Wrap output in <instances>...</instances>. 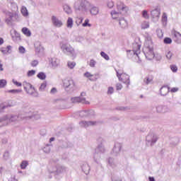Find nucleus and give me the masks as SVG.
<instances>
[{"instance_id": "56", "label": "nucleus", "mask_w": 181, "mask_h": 181, "mask_svg": "<svg viewBox=\"0 0 181 181\" xmlns=\"http://www.w3.org/2000/svg\"><path fill=\"white\" fill-rule=\"evenodd\" d=\"M9 181H18V180H16V179H15V178H11V179H10Z\"/></svg>"}, {"instance_id": "27", "label": "nucleus", "mask_w": 181, "mask_h": 181, "mask_svg": "<svg viewBox=\"0 0 181 181\" xmlns=\"http://www.w3.org/2000/svg\"><path fill=\"white\" fill-rule=\"evenodd\" d=\"M37 76L38 78H40V80H45L46 78V74H45L43 72H40Z\"/></svg>"}, {"instance_id": "45", "label": "nucleus", "mask_w": 181, "mask_h": 181, "mask_svg": "<svg viewBox=\"0 0 181 181\" xmlns=\"http://www.w3.org/2000/svg\"><path fill=\"white\" fill-rule=\"evenodd\" d=\"M112 93H114V88L109 87L107 90V94H112Z\"/></svg>"}, {"instance_id": "20", "label": "nucleus", "mask_w": 181, "mask_h": 181, "mask_svg": "<svg viewBox=\"0 0 181 181\" xmlns=\"http://www.w3.org/2000/svg\"><path fill=\"white\" fill-rule=\"evenodd\" d=\"M22 33H23V35H25L28 37L32 35V33H30V30L28 29V28H23Z\"/></svg>"}, {"instance_id": "18", "label": "nucleus", "mask_w": 181, "mask_h": 181, "mask_svg": "<svg viewBox=\"0 0 181 181\" xmlns=\"http://www.w3.org/2000/svg\"><path fill=\"white\" fill-rule=\"evenodd\" d=\"M152 81H153V76L152 75H148L144 80V82L146 84H149L150 83H152Z\"/></svg>"}, {"instance_id": "53", "label": "nucleus", "mask_w": 181, "mask_h": 181, "mask_svg": "<svg viewBox=\"0 0 181 181\" xmlns=\"http://www.w3.org/2000/svg\"><path fill=\"white\" fill-rule=\"evenodd\" d=\"M1 45H4V39L0 37V46Z\"/></svg>"}, {"instance_id": "49", "label": "nucleus", "mask_w": 181, "mask_h": 181, "mask_svg": "<svg viewBox=\"0 0 181 181\" xmlns=\"http://www.w3.org/2000/svg\"><path fill=\"white\" fill-rule=\"evenodd\" d=\"M167 59H172V53L170 52H168L166 54Z\"/></svg>"}, {"instance_id": "10", "label": "nucleus", "mask_w": 181, "mask_h": 181, "mask_svg": "<svg viewBox=\"0 0 181 181\" xmlns=\"http://www.w3.org/2000/svg\"><path fill=\"white\" fill-rule=\"evenodd\" d=\"M72 103H82V104H90L89 100H86V98H80V97H76V98H71Z\"/></svg>"}, {"instance_id": "14", "label": "nucleus", "mask_w": 181, "mask_h": 181, "mask_svg": "<svg viewBox=\"0 0 181 181\" xmlns=\"http://www.w3.org/2000/svg\"><path fill=\"white\" fill-rule=\"evenodd\" d=\"M1 53L3 54H8L9 53H11L12 52V46L8 45L7 47H3L0 49Z\"/></svg>"}, {"instance_id": "6", "label": "nucleus", "mask_w": 181, "mask_h": 181, "mask_svg": "<svg viewBox=\"0 0 181 181\" xmlns=\"http://www.w3.org/2000/svg\"><path fill=\"white\" fill-rule=\"evenodd\" d=\"M133 50H127V55L129 56V53L132 52L133 54L138 55L139 51L141 50V44L139 42H134L132 44Z\"/></svg>"}, {"instance_id": "47", "label": "nucleus", "mask_w": 181, "mask_h": 181, "mask_svg": "<svg viewBox=\"0 0 181 181\" xmlns=\"http://www.w3.org/2000/svg\"><path fill=\"white\" fill-rule=\"evenodd\" d=\"M170 91V93H177V91H179V88H173Z\"/></svg>"}, {"instance_id": "11", "label": "nucleus", "mask_w": 181, "mask_h": 181, "mask_svg": "<svg viewBox=\"0 0 181 181\" xmlns=\"http://www.w3.org/2000/svg\"><path fill=\"white\" fill-rule=\"evenodd\" d=\"M171 36L175 42H181V34L179 32L176 30H172Z\"/></svg>"}, {"instance_id": "44", "label": "nucleus", "mask_w": 181, "mask_h": 181, "mask_svg": "<svg viewBox=\"0 0 181 181\" xmlns=\"http://www.w3.org/2000/svg\"><path fill=\"white\" fill-rule=\"evenodd\" d=\"M107 6H108V8H114V1H108Z\"/></svg>"}, {"instance_id": "38", "label": "nucleus", "mask_w": 181, "mask_h": 181, "mask_svg": "<svg viewBox=\"0 0 181 181\" xmlns=\"http://www.w3.org/2000/svg\"><path fill=\"white\" fill-rule=\"evenodd\" d=\"M18 50H19V53H21L22 54H23L26 52V49L23 46H20L18 48Z\"/></svg>"}, {"instance_id": "41", "label": "nucleus", "mask_w": 181, "mask_h": 181, "mask_svg": "<svg viewBox=\"0 0 181 181\" xmlns=\"http://www.w3.org/2000/svg\"><path fill=\"white\" fill-rule=\"evenodd\" d=\"M170 69L172 70V71H173V73H176L177 71V66H176L175 65H171Z\"/></svg>"}, {"instance_id": "52", "label": "nucleus", "mask_w": 181, "mask_h": 181, "mask_svg": "<svg viewBox=\"0 0 181 181\" xmlns=\"http://www.w3.org/2000/svg\"><path fill=\"white\" fill-rule=\"evenodd\" d=\"M148 180L149 181H155V178L153 177H149Z\"/></svg>"}, {"instance_id": "13", "label": "nucleus", "mask_w": 181, "mask_h": 181, "mask_svg": "<svg viewBox=\"0 0 181 181\" xmlns=\"http://www.w3.org/2000/svg\"><path fill=\"white\" fill-rule=\"evenodd\" d=\"M169 91H170V88H169L168 86H164L160 89V93L161 95L163 96L168 95V94H169Z\"/></svg>"}, {"instance_id": "7", "label": "nucleus", "mask_w": 181, "mask_h": 181, "mask_svg": "<svg viewBox=\"0 0 181 181\" xmlns=\"http://www.w3.org/2000/svg\"><path fill=\"white\" fill-rule=\"evenodd\" d=\"M23 86L25 91H26L28 94H33V93H35V87H33V86L28 82L24 81L23 83Z\"/></svg>"}, {"instance_id": "16", "label": "nucleus", "mask_w": 181, "mask_h": 181, "mask_svg": "<svg viewBox=\"0 0 181 181\" xmlns=\"http://www.w3.org/2000/svg\"><path fill=\"white\" fill-rule=\"evenodd\" d=\"M160 16V11H159V10L155 9L151 11V16L153 18L155 19L156 18V19H159Z\"/></svg>"}, {"instance_id": "26", "label": "nucleus", "mask_w": 181, "mask_h": 181, "mask_svg": "<svg viewBox=\"0 0 181 181\" xmlns=\"http://www.w3.org/2000/svg\"><path fill=\"white\" fill-rule=\"evenodd\" d=\"M149 28V22L144 21L141 23V29H148Z\"/></svg>"}, {"instance_id": "12", "label": "nucleus", "mask_w": 181, "mask_h": 181, "mask_svg": "<svg viewBox=\"0 0 181 181\" xmlns=\"http://www.w3.org/2000/svg\"><path fill=\"white\" fill-rule=\"evenodd\" d=\"M52 21L54 26H56L57 28H62V26H63V22L59 20V18H57L54 16L52 17Z\"/></svg>"}, {"instance_id": "34", "label": "nucleus", "mask_w": 181, "mask_h": 181, "mask_svg": "<svg viewBox=\"0 0 181 181\" xmlns=\"http://www.w3.org/2000/svg\"><path fill=\"white\" fill-rule=\"evenodd\" d=\"M28 161H23L21 164V169H26V166H28Z\"/></svg>"}, {"instance_id": "8", "label": "nucleus", "mask_w": 181, "mask_h": 181, "mask_svg": "<svg viewBox=\"0 0 181 181\" xmlns=\"http://www.w3.org/2000/svg\"><path fill=\"white\" fill-rule=\"evenodd\" d=\"M62 49L64 52H66V53L71 54V56H74V48L71 45L64 44L62 45Z\"/></svg>"}, {"instance_id": "24", "label": "nucleus", "mask_w": 181, "mask_h": 181, "mask_svg": "<svg viewBox=\"0 0 181 181\" xmlns=\"http://www.w3.org/2000/svg\"><path fill=\"white\" fill-rule=\"evenodd\" d=\"M82 26H83V28H91V24H90V20L88 18H86L84 23L82 24Z\"/></svg>"}, {"instance_id": "48", "label": "nucleus", "mask_w": 181, "mask_h": 181, "mask_svg": "<svg viewBox=\"0 0 181 181\" xmlns=\"http://www.w3.org/2000/svg\"><path fill=\"white\" fill-rule=\"evenodd\" d=\"M21 90H8V93H21Z\"/></svg>"}, {"instance_id": "22", "label": "nucleus", "mask_w": 181, "mask_h": 181, "mask_svg": "<svg viewBox=\"0 0 181 181\" xmlns=\"http://www.w3.org/2000/svg\"><path fill=\"white\" fill-rule=\"evenodd\" d=\"M66 26L67 28H69L70 29H71V28H73V18H69L67 21H66Z\"/></svg>"}, {"instance_id": "43", "label": "nucleus", "mask_w": 181, "mask_h": 181, "mask_svg": "<svg viewBox=\"0 0 181 181\" xmlns=\"http://www.w3.org/2000/svg\"><path fill=\"white\" fill-rule=\"evenodd\" d=\"M83 23V18H76V23L77 25H80L81 23Z\"/></svg>"}, {"instance_id": "29", "label": "nucleus", "mask_w": 181, "mask_h": 181, "mask_svg": "<svg viewBox=\"0 0 181 181\" xmlns=\"http://www.w3.org/2000/svg\"><path fill=\"white\" fill-rule=\"evenodd\" d=\"M8 82H6V80L1 79L0 80V88H4V87L6 86Z\"/></svg>"}, {"instance_id": "57", "label": "nucleus", "mask_w": 181, "mask_h": 181, "mask_svg": "<svg viewBox=\"0 0 181 181\" xmlns=\"http://www.w3.org/2000/svg\"><path fill=\"white\" fill-rule=\"evenodd\" d=\"M81 97H83V96H84V95H86V93H82L81 94Z\"/></svg>"}, {"instance_id": "17", "label": "nucleus", "mask_w": 181, "mask_h": 181, "mask_svg": "<svg viewBox=\"0 0 181 181\" xmlns=\"http://www.w3.org/2000/svg\"><path fill=\"white\" fill-rule=\"evenodd\" d=\"M119 23L121 28H122V29H125V28H128V23L124 18L120 19Z\"/></svg>"}, {"instance_id": "15", "label": "nucleus", "mask_w": 181, "mask_h": 181, "mask_svg": "<svg viewBox=\"0 0 181 181\" xmlns=\"http://www.w3.org/2000/svg\"><path fill=\"white\" fill-rule=\"evenodd\" d=\"M96 75H93L90 72H86L84 74V76L86 77L87 78H89L90 81H95L97 80V78L95 77Z\"/></svg>"}, {"instance_id": "23", "label": "nucleus", "mask_w": 181, "mask_h": 181, "mask_svg": "<svg viewBox=\"0 0 181 181\" xmlns=\"http://www.w3.org/2000/svg\"><path fill=\"white\" fill-rule=\"evenodd\" d=\"M21 13L23 16H28L29 13L28 12V8L25 6H22L21 8Z\"/></svg>"}, {"instance_id": "32", "label": "nucleus", "mask_w": 181, "mask_h": 181, "mask_svg": "<svg viewBox=\"0 0 181 181\" xmlns=\"http://www.w3.org/2000/svg\"><path fill=\"white\" fill-rule=\"evenodd\" d=\"M68 67L69 69H74V67H76V62H68Z\"/></svg>"}, {"instance_id": "33", "label": "nucleus", "mask_w": 181, "mask_h": 181, "mask_svg": "<svg viewBox=\"0 0 181 181\" xmlns=\"http://www.w3.org/2000/svg\"><path fill=\"white\" fill-rule=\"evenodd\" d=\"M46 87H47V83L46 82L42 83L40 86V91H43Z\"/></svg>"}, {"instance_id": "54", "label": "nucleus", "mask_w": 181, "mask_h": 181, "mask_svg": "<svg viewBox=\"0 0 181 181\" xmlns=\"http://www.w3.org/2000/svg\"><path fill=\"white\" fill-rule=\"evenodd\" d=\"M0 71H4V67L2 64H0Z\"/></svg>"}, {"instance_id": "3", "label": "nucleus", "mask_w": 181, "mask_h": 181, "mask_svg": "<svg viewBox=\"0 0 181 181\" xmlns=\"http://www.w3.org/2000/svg\"><path fill=\"white\" fill-rule=\"evenodd\" d=\"M88 6H90V3L86 0H81L76 3L75 7L78 11H86Z\"/></svg>"}, {"instance_id": "21", "label": "nucleus", "mask_w": 181, "mask_h": 181, "mask_svg": "<svg viewBox=\"0 0 181 181\" xmlns=\"http://www.w3.org/2000/svg\"><path fill=\"white\" fill-rule=\"evenodd\" d=\"M81 124L83 127H91L95 125V122H82Z\"/></svg>"}, {"instance_id": "59", "label": "nucleus", "mask_w": 181, "mask_h": 181, "mask_svg": "<svg viewBox=\"0 0 181 181\" xmlns=\"http://www.w3.org/2000/svg\"><path fill=\"white\" fill-rule=\"evenodd\" d=\"M160 108H162V107H158V110H160Z\"/></svg>"}, {"instance_id": "19", "label": "nucleus", "mask_w": 181, "mask_h": 181, "mask_svg": "<svg viewBox=\"0 0 181 181\" xmlns=\"http://www.w3.org/2000/svg\"><path fill=\"white\" fill-rule=\"evenodd\" d=\"M121 13L118 11V12H117V11H112V12H111V16H112V18H113V19H118V18H119V16H121Z\"/></svg>"}, {"instance_id": "58", "label": "nucleus", "mask_w": 181, "mask_h": 181, "mask_svg": "<svg viewBox=\"0 0 181 181\" xmlns=\"http://www.w3.org/2000/svg\"><path fill=\"white\" fill-rule=\"evenodd\" d=\"M115 181H122V180H115Z\"/></svg>"}, {"instance_id": "25", "label": "nucleus", "mask_w": 181, "mask_h": 181, "mask_svg": "<svg viewBox=\"0 0 181 181\" xmlns=\"http://www.w3.org/2000/svg\"><path fill=\"white\" fill-rule=\"evenodd\" d=\"M64 11L66 12V13L70 14L71 13V8L70 6L65 5L64 6Z\"/></svg>"}, {"instance_id": "9", "label": "nucleus", "mask_w": 181, "mask_h": 181, "mask_svg": "<svg viewBox=\"0 0 181 181\" xmlns=\"http://www.w3.org/2000/svg\"><path fill=\"white\" fill-rule=\"evenodd\" d=\"M62 81L64 88H69V87H70L71 86H76L73 79L70 78H65Z\"/></svg>"}, {"instance_id": "5", "label": "nucleus", "mask_w": 181, "mask_h": 181, "mask_svg": "<svg viewBox=\"0 0 181 181\" xmlns=\"http://www.w3.org/2000/svg\"><path fill=\"white\" fill-rule=\"evenodd\" d=\"M117 9L122 15V13H127V12L129 11V8L122 3V1H119L117 3Z\"/></svg>"}, {"instance_id": "39", "label": "nucleus", "mask_w": 181, "mask_h": 181, "mask_svg": "<svg viewBox=\"0 0 181 181\" xmlns=\"http://www.w3.org/2000/svg\"><path fill=\"white\" fill-rule=\"evenodd\" d=\"M35 73H36V71L35 70L28 71V77H32V76H35Z\"/></svg>"}, {"instance_id": "40", "label": "nucleus", "mask_w": 181, "mask_h": 181, "mask_svg": "<svg viewBox=\"0 0 181 181\" xmlns=\"http://www.w3.org/2000/svg\"><path fill=\"white\" fill-rule=\"evenodd\" d=\"M13 83L17 87H22V83L18 82V81L13 79Z\"/></svg>"}, {"instance_id": "42", "label": "nucleus", "mask_w": 181, "mask_h": 181, "mask_svg": "<svg viewBox=\"0 0 181 181\" xmlns=\"http://www.w3.org/2000/svg\"><path fill=\"white\" fill-rule=\"evenodd\" d=\"M39 64V62L37 60H34L31 62L32 67H36Z\"/></svg>"}, {"instance_id": "50", "label": "nucleus", "mask_w": 181, "mask_h": 181, "mask_svg": "<svg viewBox=\"0 0 181 181\" xmlns=\"http://www.w3.org/2000/svg\"><path fill=\"white\" fill-rule=\"evenodd\" d=\"M57 89H56V88H53L52 89H51V93L52 94H54V93H57Z\"/></svg>"}, {"instance_id": "36", "label": "nucleus", "mask_w": 181, "mask_h": 181, "mask_svg": "<svg viewBox=\"0 0 181 181\" xmlns=\"http://www.w3.org/2000/svg\"><path fill=\"white\" fill-rule=\"evenodd\" d=\"M96 62H95V60H94V59H90V62H89V66H90V67H95V64H96Z\"/></svg>"}, {"instance_id": "35", "label": "nucleus", "mask_w": 181, "mask_h": 181, "mask_svg": "<svg viewBox=\"0 0 181 181\" xmlns=\"http://www.w3.org/2000/svg\"><path fill=\"white\" fill-rule=\"evenodd\" d=\"M163 42L165 45H170V43H172V39L170 37H165Z\"/></svg>"}, {"instance_id": "55", "label": "nucleus", "mask_w": 181, "mask_h": 181, "mask_svg": "<svg viewBox=\"0 0 181 181\" xmlns=\"http://www.w3.org/2000/svg\"><path fill=\"white\" fill-rule=\"evenodd\" d=\"M53 141H54V137H52V138L49 139V142H53Z\"/></svg>"}, {"instance_id": "30", "label": "nucleus", "mask_w": 181, "mask_h": 181, "mask_svg": "<svg viewBox=\"0 0 181 181\" xmlns=\"http://www.w3.org/2000/svg\"><path fill=\"white\" fill-rule=\"evenodd\" d=\"M142 16L145 19H149V14H148V11L146 10H144L142 11Z\"/></svg>"}, {"instance_id": "2", "label": "nucleus", "mask_w": 181, "mask_h": 181, "mask_svg": "<svg viewBox=\"0 0 181 181\" xmlns=\"http://www.w3.org/2000/svg\"><path fill=\"white\" fill-rule=\"evenodd\" d=\"M6 23H7V25H11V23L19 19V16L16 13L8 12L6 13Z\"/></svg>"}, {"instance_id": "4", "label": "nucleus", "mask_w": 181, "mask_h": 181, "mask_svg": "<svg viewBox=\"0 0 181 181\" xmlns=\"http://www.w3.org/2000/svg\"><path fill=\"white\" fill-rule=\"evenodd\" d=\"M117 76L119 81H122V83H124V84H129V75L127 74L126 73L119 74V72H117Z\"/></svg>"}, {"instance_id": "31", "label": "nucleus", "mask_w": 181, "mask_h": 181, "mask_svg": "<svg viewBox=\"0 0 181 181\" xmlns=\"http://www.w3.org/2000/svg\"><path fill=\"white\" fill-rule=\"evenodd\" d=\"M100 56H102V57H103L105 60H110V57H108V54L104 52H100Z\"/></svg>"}, {"instance_id": "1", "label": "nucleus", "mask_w": 181, "mask_h": 181, "mask_svg": "<svg viewBox=\"0 0 181 181\" xmlns=\"http://www.w3.org/2000/svg\"><path fill=\"white\" fill-rule=\"evenodd\" d=\"M143 52L148 60H152L155 57V53L153 52V47H152L151 41H146L145 46L143 48Z\"/></svg>"}, {"instance_id": "51", "label": "nucleus", "mask_w": 181, "mask_h": 181, "mask_svg": "<svg viewBox=\"0 0 181 181\" xmlns=\"http://www.w3.org/2000/svg\"><path fill=\"white\" fill-rule=\"evenodd\" d=\"M4 108H6V107L1 105V107H0V112H2V110H4Z\"/></svg>"}, {"instance_id": "37", "label": "nucleus", "mask_w": 181, "mask_h": 181, "mask_svg": "<svg viewBox=\"0 0 181 181\" xmlns=\"http://www.w3.org/2000/svg\"><path fill=\"white\" fill-rule=\"evenodd\" d=\"M168 21V15L166 13H163L162 16V22H167Z\"/></svg>"}, {"instance_id": "46", "label": "nucleus", "mask_w": 181, "mask_h": 181, "mask_svg": "<svg viewBox=\"0 0 181 181\" xmlns=\"http://www.w3.org/2000/svg\"><path fill=\"white\" fill-rule=\"evenodd\" d=\"M122 89V85L121 83H117L116 90H119Z\"/></svg>"}, {"instance_id": "28", "label": "nucleus", "mask_w": 181, "mask_h": 181, "mask_svg": "<svg viewBox=\"0 0 181 181\" xmlns=\"http://www.w3.org/2000/svg\"><path fill=\"white\" fill-rule=\"evenodd\" d=\"M90 13H91V15H97L98 13V8L93 7L90 9Z\"/></svg>"}]
</instances>
